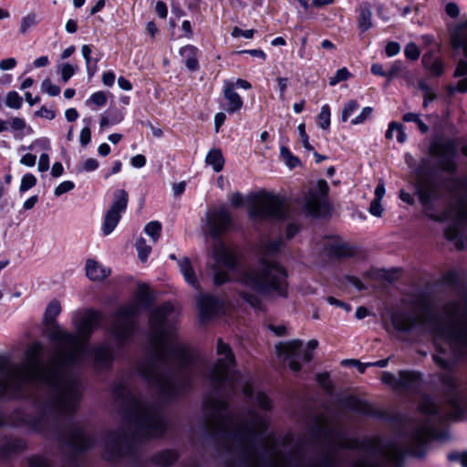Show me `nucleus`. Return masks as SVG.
<instances>
[{
	"instance_id": "1",
	"label": "nucleus",
	"mask_w": 467,
	"mask_h": 467,
	"mask_svg": "<svg viewBox=\"0 0 467 467\" xmlns=\"http://www.w3.org/2000/svg\"><path fill=\"white\" fill-rule=\"evenodd\" d=\"M392 325L400 332H430L435 337L439 353L433 355V360L447 371L440 378L448 388L447 402L451 411L442 413L431 397L423 396L419 410L426 420L410 431L404 445L396 439L343 438L337 426L322 420L311 431L309 438L318 458L301 467H387L397 462L404 451L420 458L436 438V421L432 418L456 420L467 413V395L458 389L455 379L449 373L456 358L467 357V322H392Z\"/></svg>"
},
{
	"instance_id": "2",
	"label": "nucleus",
	"mask_w": 467,
	"mask_h": 467,
	"mask_svg": "<svg viewBox=\"0 0 467 467\" xmlns=\"http://www.w3.org/2000/svg\"><path fill=\"white\" fill-rule=\"evenodd\" d=\"M41 345L33 343L26 351V360L15 364L0 358V426L8 424L24 427L45 435H54L58 443L74 451H82L94 444V438L83 422H75L60 433V421L52 422L51 417L41 420L43 430L31 428L26 422L16 424L13 415L19 411L28 420H39L44 416V403L47 395L40 379H47L39 367Z\"/></svg>"
},
{
	"instance_id": "3",
	"label": "nucleus",
	"mask_w": 467,
	"mask_h": 467,
	"mask_svg": "<svg viewBox=\"0 0 467 467\" xmlns=\"http://www.w3.org/2000/svg\"><path fill=\"white\" fill-rule=\"evenodd\" d=\"M101 321L99 312L87 310L76 326V333L64 330L55 325L49 331V338L56 342V355L47 363L41 360L43 346L39 355V367L47 379H40L47 400L44 403V416L39 420L30 421L21 412L13 415L16 424L26 422L31 428L43 430L48 416L52 422L60 421L77 412L82 395V385L78 376L67 373V368L79 366L85 361L87 346L94 329ZM42 345L41 343H39Z\"/></svg>"
},
{
	"instance_id": "4",
	"label": "nucleus",
	"mask_w": 467,
	"mask_h": 467,
	"mask_svg": "<svg viewBox=\"0 0 467 467\" xmlns=\"http://www.w3.org/2000/svg\"><path fill=\"white\" fill-rule=\"evenodd\" d=\"M177 313L170 303L155 308L150 316V355L139 363V374L164 401H171L192 389L202 364L198 356L180 341Z\"/></svg>"
},
{
	"instance_id": "5",
	"label": "nucleus",
	"mask_w": 467,
	"mask_h": 467,
	"mask_svg": "<svg viewBox=\"0 0 467 467\" xmlns=\"http://www.w3.org/2000/svg\"><path fill=\"white\" fill-rule=\"evenodd\" d=\"M205 430L219 440L234 458L228 467H301L306 465L305 448L297 446L288 459L265 461L260 451V438L267 428L265 418L254 411L247 415L230 413L223 397L211 396L203 402Z\"/></svg>"
},
{
	"instance_id": "6",
	"label": "nucleus",
	"mask_w": 467,
	"mask_h": 467,
	"mask_svg": "<svg viewBox=\"0 0 467 467\" xmlns=\"http://www.w3.org/2000/svg\"><path fill=\"white\" fill-rule=\"evenodd\" d=\"M112 395L127 425V430L109 431L105 440L104 457L115 462L130 455L138 441L162 436L167 420L158 402L141 400L122 381L114 385Z\"/></svg>"
},
{
	"instance_id": "7",
	"label": "nucleus",
	"mask_w": 467,
	"mask_h": 467,
	"mask_svg": "<svg viewBox=\"0 0 467 467\" xmlns=\"http://www.w3.org/2000/svg\"><path fill=\"white\" fill-rule=\"evenodd\" d=\"M283 244L282 237L273 241H262L259 245L261 260L244 269L238 275L239 282L265 297H286L285 270L280 265L266 260L277 254Z\"/></svg>"
},
{
	"instance_id": "8",
	"label": "nucleus",
	"mask_w": 467,
	"mask_h": 467,
	"mask_svg": "<svg viewBox=\"0 0 467 467\" xmlns=\"http://www.w3.org/2000/svg\"><path fill=\"white\" fill-rule=\"evenodd\" d=\"M206 225L210 236L215 241L213 249V259L217 263L225 265L229 269L234 268L236 264L235 255L221 241L222 235L229 232L234 226L231 213L224 206L208 212L206 213Z\"/></svg>"
},
{
	"instance_id": "9",
	"label": "nucleus",
	"mask_w": 467,
	"mask_h": 467,
	"mask_svg": "<svg viewBox=\"0 0 467 467\" xmlns=\"http://www.w3.org/2000/svg\"><path fill=\"white\" fill-rule=\"evenodd\" d=\"M217 354L220 356L214 366L207 373L211 384L218 391L234 390L239 376L233 371L234 357L230 347L222 339L217 342Z\"/></svg>"
},
{
	"instance_id": "10",
	"label": "nucleus",
	"mask_w": 467,
	"mask_h": 467,
	"mask_svg": "<svg viewBox=\"0 0 467 467\" xmlns=\"http://www.w3.org/2000/svg\"><path fill=\"white\" fill-rule=\"evenodd\" d=\"M248 213L254 220H284L287 217L283 200L266 192L254 194L250 200Z\"/></svg>"
},
{
	"instance_id": "11",
	"label": "nucleus",
	"mask_w": 467,
	"mask_h": 467,
	"mask_svg": "<svg viewBox=\"0 0 467 467\" xmlns=\"http://www.w3.org/2000/svg\"><path fill=\"white\" fill-rule=\"evenodd\" d=\"M138 311V305L132 303L120 307L115 313L113 324L109 328V334L118 346H123L134 335L137 327L135 317Z\"/></svg>"
},
{
	"instance_id": "12",
	"label": "nucleus",
	"mask_w": 467,
	"mask_h": 467,
	"mask_svg": "<svg viewBox=\"0 0 467 467\" xmlns=\"http://www.w3.org/2000/svg\"><path fill=\"white\" fill-rule=\"evenodd\" d=\"M449 39L451 47L456 51L462 52L466 57V59L461 58L458 61L454 77H464L467 75V17L450 28Z\"/></svg>"
},
{
	"instance_id": "13",
	"label": "nucleus",
	"mask_w": 467,
	"mask_h": 467,
	"mask_svg": "<svg viewBox=\"0 0 467 467\" xmlns=\"http://www.w3.org/2000/svg\"><path fill=\"white\" fill-rule=\"evenodd\" d=\"M88 358L92 368L97 372H103L110 369L114 358L115 349L109 341L94 344L90 348L87 346L85 359Z\"/></svg>"
},
{
	"instance_id": "14",
	"label": "nucleus",
	"mask_w": 467,
	"mask_h": 467,
	"mask_svg": "<svg viewBox=\"0 0 467 467\" xmlns=\"http://www.w3.org/2000/svg\"><path fill=\"white\" fill-rule=\"evenodd\" d=\"M429 150L431 155L440 159L438 165L442 171L451 174L456 172L457 165L454 157L456 156L457 146L454 140L434 141L431 144Z\"/></svg>"
},
{
	"instance_id": "15",
	"label": "nucleus",
	"mask_w": 467,
	"mask_h": 467,
	"mask_svg": "<svg viewBox=\"0 0 467 467\" xmlns=\"http://www.w3.org/2000/svg\"><path fill=\"white\" fill-rule=\"evenodd\" d=\"M129 196L125 190H117L114 192V199L110 208L105 214L102 224V233L104 235L110 234L118 225L121 213L126 210Z\"/></svg>"
},
{
	"instance_id": "16",
	"label": "nucleus",
	"mask_w": 467,
	"mask_h": 467,
	"mask_svg": "<svg viewBox=\"0 0 467 467\" xmlns=\"http://www.w3.org/2000/svg\"><path fill=\"white\" fill-rule=\"evenodd\" d=\"M328 192L329 187L325 180H319L317 189L308 191L304 201V207L308 214L317 216L322 211L327 210Z\"/></svg>"
},
{
	"instance_id": "17",
	"label": "nucleus",
	"mask_w": 467,
	"mask_h": 467,
	"mask_svg": "<svg viewBox=\"0 0 467 467\" xmlns=\"http://www.w3.org/2000/svg\"><path fill=\"white\" fill-rule=\"evenodd\" d=\"M416 192L424 207V213L434 221H443L444 215H435L431 212L432 201L439 196L436 183L428 178H420L416 182Z\"/></svg>"
},
{
	"instance_id": "18",
	"label": "nucleus",
	"mask_w": 467,
	"mask_h": 467,
	"mask_svg": "<svg viewBox=\"0 0 467 467\" xmlns=\"http://www.w3.org/2000/svg\"><path fill=\"white\" fill-rule=\"evenodd\" d=\"M464 223H467V203L461 201L458 204L455 222L448 226L444 232L448 240L456 242L455 245L458 250H462L465 246L462 233Z\"/></svg>"
},
{
	"instance_id": "19",
	"label": "nucleus",
	"mask_w": 467,
	"mask_h": 467,
	"mask_svg": "<svg viewBox=\"0 0 467 467\" xmlns=\"http://www.w3.org/2000/svg\"><path fill=\"white\" fill-rule=\"evenodd\" d=\"M302 341L296 339L285 343H280L275 346L276 353L278 356H284L288 359L289 368L297 372L300 370L301 366L298 359L301 357Z\"/></svg>"
},
{
	"instance_id": "20",
	"label": "nucleus",
	"mask_w": 467,
	"mask_h": 467,
	"mask_svg": "<svg viewBox=\"0 0 467 467\" xmlns=\"http://www.w3.org/2000/svg\"><path fill=\"white\" fill-rule=\"evenodd\" d=\"M198 306L202 320L210 319L220 314L223 302L211 295H201Z\"/></svg>"
},
{
	"instance_id": "21",
	"label": "nucleus",
	"mask_w": 467,
	"mask_h": 467,
	"mask_svg": "<svg viewBox=\"0 0 467 467\" xmlns=\"http://www.w3.org/2000/svg\"><path fill=\"white\" fill-rule=\"evenodd\" d=\"M325 251L331 258L341 259L354 255L352 246L338 238L328 239L325 244Z\"/></svg>"
},
{
	"instance_id": "22",
	"label": "nucleus",
	"mask_w": 467,
	"mask_h": 467,
	"mask_svg": "<svg viewBox=\"0 0 467 467\" xmlns=\"http://www.w3.org/2000/svg\"><path fill=\"white\" fill-rule=\"evenodd\" d=\"M223 91L226 100L225 110L230 114L239 111L244 102L239 94L234 90V83L229 80L224 81Z\"/></svg>"
},
{
	"instance_id": "23",
	"label": "nucleus",
	"mask_w": 467,
	"mask_h": 467,
	"mask_svg": "<svg viewBox=\"0 0 467 467\" xmlns=\"http://www.w3.org/2000/svg\"><path fill=\"white\" fill-rule=\"evenodd\" d=\"M110 273L109 268H106L95 260L88 259L86 262V275L92 281H102Z\"/></svg>"
},
{
	"instance_id": "24",
	"label": "nucleus",
	"mask_w": 467,
	"mask_h": 467,
	"mask_svg": "<svg viewBox=\"0 0 467 467\" xmlns=\"http://www.w3.org/2000/svg\"><path fill=\"white\" fill-rule=\"evenodd\" d=\"M420 374L414 371H400L399 374V390H416L420 385Z\"/></svg>"
},
{
	"instance_id": "25",
	"label": "nucleus",
	"mask_w": 467,
	"mask_h": 467,
	"mask_svg": "<svg viewBox=\"0 0 467 467\" xmlns=\"http://www.w3.org/2000/svg\"><path fill=\"white\" fill-rule=\"evenodd\" d=\"M197 47L188 45L180 49V55L187 68L191 71H196L199 68L197 59Z\"/></svg>"
},
{
	"instance_id": "26",
	"label": "nucleus",
	"mask_w": 467,
	"mask_h": 467,
	"mask_svg": "<svg viewBox=\"0 0 467 467\" xmlns=\"http://www.w3.org/2000/svg\"><path fill=\"white\" fill-rule=\"evenodd\" d=\"M358 26L361 32L368 30L372 26V12L368 3H362L358 8Z\"/></svg>"
},
{
	"instance_id": "27",
	"label": "nucleus",
	"mask_w": 467,
	"mask_h": 467,
	"mask_svg": "<svg viewBox=\"0 0 467 467\" xmlns=\"http://www.w3.org/2000/svg\"><path fill=\"white\" fill-rule=\"evenodd\" d=\"M422 65L433 77H440L443 74L444 67L442 61L430 54L423 56Z\"/></svg>"
},
{
	"instance_id": "28",
	"label": "nucleus",
	"mask_w": 467,
	"mask_h": 467,
	"mask_svg": "<svg viewBox=\"0 0 467 467\" xmlns=\"http://www.w3.org/2000/svg\"><path fill=\"white\" fill-rule=\"evenodd\" d=\"M178 459V454L172 450H164L152 455L150 462L158 466H169Z\"/></svg>"
},
{
	"instance_id": "29",
	"label": "nucleus",
	"mask_w": 467,
	"mask_h": 467,
	"mask_svg": "<svg viewBox=\"0 0 467 467\" xmlns=\"http://www.w3.org/2000/svg\"><path fill=\"white\" fill-rule=\"evenodd\" d=\"M180 271L182 274L185 281L193 287H197L198 282L195 276L193 268L190 262V259L184 257L178 261Z\"/></svg>"
},
{
	"instance_id": "30",
	"label": "nucleus",
	"mask_w": 467,
	"mask_h": 467,
	"mask_svg": "<svg viewBox=\"0 0 467 467\" xmlns=\"http://www.w3.org/2000/svg\"><path fill=\"white\" fill-rule=\"evenodd\" d=\"M180 271L182 274L185 281L193 287H197L198 282L195 276L193 268L190 262V259L184 257L178 261Z\"/></svg>"
},
{
	"instance_id": "31",
	"label": "nucleus",
	"mask_w": 467,
	"mask_h": 467,
	"mask_svg": "<svg viewBox=\"0 0 467 467\" xmlns=\"http://www.w3.org/2000/svg\"><path fill=\"white\" fill-rule=\"evenodd\" d=\"M205 162L211 165L214 171H221L224 164V158L222 151L218 149L211 150L206 156Z\"/></svg>"
},
{
	"instance_id": "32",
	"label": "nucleus",
	"mask_w": 467,
	"mask_h": 467,
	"mask_svg": "<svg viewBox=\"0 0 467 467\" xmlns=\"http://www.w3.org/2000/svg\"><path fill=\"white\" fill-rule=\"evenodd\" d=\"M61 312V306L58 301H52L47 307L46 308L45 314H44V320L47 325H49L50 327L48 329V332L52 327H54L55 325H57L55 323L56 317L59 315Z\"/></svg>"
},
{
	"instance_id": "33",
	"label": "nucleus",
	"mask_w": 467,
	"mask_h": 467,
	"mask_svg": "<svg viewBox=\"0 0 467 467\" xmlns=\"http://www.w3.org/2000/svg\"><path fill=\"white\" fill-rule=\"evenodd\" d=\"M397 132V140L400 143H403L407 140V136L404 132L403 126L398 122H390L389 125V129L386 132L387 139H392L394 132Z\"/></svg>"
},
{
	"instance_id": "34",
	"label": "nucleus",
	"mask_w": 467,
	"mask_h": 467,
	"mask_svg": "<svg viewBox=\"0 0 467 467\" xmlns=\"http://www.w3.org/2000/svg\"><path fill=\"white\" fill-rule=\"evenodd\" d=\"M81 54L85 59L86 67L88 74L92 77L95 74L96 71V64L98 63L99 59L94 60V67L92 66V59H91V48L88 45H83L81 47Z\"/></svg>"
},
{
	"instance_id": "35",
	"label": "nucleus",
	"mask_w": 467,
	"mask_h": 467,
	"mask_svg": "<svg viewBox=\"0 0 467 467\" xmlns=\"http://www.w3.org/2000/svg\"><path fill=\"white\" fill-rule=\"evenodd\" d=\"M280 156L290 169L296 168L300 164L299 159L293 155L289 149L285 146L280 148Z\"/></svg>"
},
{
	"instance_id": "36",
	"label": "nucleus",
	"mask_w": 467,
	"mask_h": 467,
	"mask_svg": "<svg viewBox=\"0 0 467 467\" xmlns=\"http://www.w3.org/2000/svg\"><path fill=\"white\" fill-rule=\"evenodd\" d=\"M5 103L9 109H19L23 105V98L16 91H9L6 94Z\"/></svg>"
},
{
	"instance_id": "37",
	"label": "nucleus",
	"mask_w": 467,
	"mask_h": 467,
	"mask_svg": "<svg viewBox=\"0 0 467 467\" xmlns=\"http://www.w3.org/2000/svg\"><path fill=\"white\" fill-rule=\"evenodd\" d=\"M214 261H216V260L214 259ZM220 265H223V266L227 267L225 265H223L222 263H217V262H215V264L212 266L213 271L214 272L213 282L217 285H223V284L228 282V280H229L228 273L225 271L220 270L219 269Z\"/></svg>"
},
{
	"instance_id": "38",
	"label": "nucleus",
	"mask_w": 467,
	"mask_h": 467,
	"mask_svg": "<svg viewBox=\"0 0 467 467\" xmlns=\"http://www.w3.org/2000/svg\"><path fill=\"white\" fill-rule=\"evenodd\" d=\"M144 231L153 242H157L161 232V224L158 221L150 222L145 225Z\"/></svg>"
},
{
	"instance_id": "39",
	"label": "nucleus",
	"mask_w": 467,
	"mask_h": 467,
	"mask_svg": "<svg viewBox=\"0 0 467 467\" xmlns=\"http://www.w3.org/2000/svg\"><path fill=\"white\" fill-rule=\"evenodd\" d=\"M317 125L323 129L327 130L330 126V109L328 105H324L321 111L317 116Z\"/></svg>"
},
{
	"instance_id": "40",
	"label": "nucleus",
	"mask_w": 467,
	"mask_h": 467,
	"mask_svg": "<svg viewBox=\"0 0 467 467\" xmlns=\"http://www.w3.org/2000/svg\"><path fill=\"white\" fill-rule=\"evenodd\" d=\"M402 119L405 122H414L417 124L419 130L422 133H426L429 130V127L420 119L416 113L409 112L403 115Z\"/></svg>"
},
{
	"instance_id": "41",
	"label": "nucleus",
	"mask_w": 467,
	"mask_h": 467,
	"mask_svg": "<svg viewBox=\"0 0 467 467\" xmlns=\"http://www.w3.org/2000/svg\"><path fill=\"white\" fill-rule=\"evenodd\" d=\"M37 23L36 16L34 13H29L21 20L20 32L25 35L30 28Z\"/></svg>"
},
{
	"instance_id": "42",
	"label": "nucleus",
	"mask_w": 467,
	"mask_h": 467,
	"mask_svg": "<svg viewBox=\"0 0 467 467\" xmlns=\"http://www.w3.org/2000/svg\"><path fill=\"white\" fill-rule=\"evenodd\" d=\"M136 249L138 252L139 258L144 262L147 260L149 254L151 252V247L146 244L143 238H140L136 243Z\"/></svg>"
},
{
	"instance_id": "43",
	"label": "nucleus",
	"mask_w": 467,
	"mask_h": 467,
	"mask_svg": "<svg viewBox=\"0 0 467 467\" xmlns=\"http://www.w3.org/2000/svg\"><path fill=\"white\" fill-rule=\"evenodd\" d=\"M36 184V178L31 173H26V175L23 176L21 180L19 191L21 192H26L29 189L33 188Z\"/></svg>"
},
{
	"instance_id": "44",
	"label": "nucleus",
	"mask_w": 467,
	"mask_h": 467,
	"mask_svg": "<svg viewBox=\"0 0 467 467\" xmlns=\"http://www.w3.org/2000/svg\"><path fill=\"white\" fill-rule=\"evenodd\" d=\"M9 124H10V129L13 131H20L25 129H27L28 132L32 131V129L30 127H27L25 119L22 118H19V117L11 118Z\"/></svg>"
},
{
	"instance_id": "45",
	"label": "nucleus",
	"mask_w": 467,
	"mask_h": 467,
	"mask_svg": "<svg viewBox=\"0 0 467 467\" xmlns=\"http://www.w3.org/2000/svg\"><path fill=\"white\" fill-rule=\"evenodd\" d=\"M359 105L356 100H349L344 107L341 120L346 122L348 119L358 109Z\"/></svg>"
},
{
	"instance_id": "46",
	"label": "nucleus",
	"mask_w": 467,
	"mask_h": 467,
	"mask_svg": "<svg viewBox=\"0 0 467 467\" xmlns=\"http://www.w3.org/2000/svg\"><path fill=\"white\" fill-rule=\"evenodd\" d=\"M43 92L47 93L49 96H57L60 93V88L51 82L49 78H46L41 84Z\"/></svg>"
},
{
	"instance_id": "47",
	"label": "nucleus",
	"mask_w": 467,
	"mask_h": 467,
	"mask_svg": "<svg viewBox=\"0 0 467 467\" xmlns=\"http://www.w3.org/2000/svg\"><path fill=\"white\" fill-rule=\"evenodd\" d=\"M349 76L348 70L346 67H342L336 72L335 76L330 78L329 84L330 86H335L341 81L347 80Z\"/></svg>"
},
{
	"instance_id": "48",
	"label": "nucleus",
	"mask_w": 467,
	"mask_h": 467,
	"mask_svg": "<svg viewBox=\"0 0 467 467\" xmlns=\"http://www.w3.org/2000/svg\"><path fill=\"white\" fill-rule=\"evenodd\" d=\"M83 121L87 124V127L83 128L79 134V140L82 146H87L91 140V132L88 128L91 119H84Z\"/></svg>"
},
{
	"instance_id": "49",
	"label": "nucleus",
	"mask_w": 467,
	"mask_h": 467,
	"mask_svg": "<svg viewBox=\"0 0 467 467\" xmlns=\"http://www.w3.org/2000/svg\"><path fill=\"white\" fill-rule=\"evenodd\" d=\"M29 467H50V462L47 458L40 455H34L28 459Z\"/></svg>"
},
{
	"instance_id": "50",
	"label": "nucleus",
	"mask_w": 467,
	"mask_h": 467,
	"mask_svg": "<svg viewBox=\"0 0 467 467\" xmlns=\"http://www.w3.org/2000/svg\"><path fill=\"white\" fill-rule=\"evenodd\" d=\"M255 400H256L257 405L261 409H263L265 410H270L272 409V401L267 397V395H265V393L258 392L256 394Z\"/></svg>"
},
{
	"instance_id": "51",
	"label": "nucleus",
	"mask_w": 467,
	"mask_h": 467,
	"mask_svg": "<svg viewBox=\"0 0 467 467\" xmlns=\"http://www.w3.org/2000/svg\"><path fill=\"white\" fill-rule=\"evenodd\" d=\"M404 53L407 58L416 60L419 58L420 52L414 43H409L405 47Z\"/></svg>"
},
{
	"instance_id": "52",
	"label": "nucleus",
	"mask_w": 467,
	"mask_h": 467,
	"mask_svg": "<svg viewBox=\"0 0 467 467\" xmlns=\"http://www.w3.org/2000/svg\"><path fill=\"white\" fill-rule=\"evenodd\" d=\"M297 130H298V132H299V136H300V140L302 141V144L304 146V148L306 150H313L314 148L311 146V144L309 143V138L306 132V126L304 123H301L298 125L297 127Z\"/></svg>"
},
{
	"instance_id": "53",
	"label": "nucleus",
	"mask_w": 467,
	"mask_h": 467,
	"mask_svg": "<svg viewBox=\"0 0 467 467\" xmlns=\"http://www.w3.org/2000/svg\"><path fill=\"white\" fill-rule=\"evenodd\" d=\"M75 187V184L73 182L71 181H65L61 183H59L57 188L55 189L54 191V194L56 196H60L71 190H73Z\"/></svg>"
},
{
	"instance_id": "54",
	"label": "nucleus",
	"mask_w": 467,
	"mask_h": 467,
	"mask_svg": "<svg viewBox=\"0 0 467 467\" xmlns=\"http://www.w3.org/2000/svg\"><path fill=\"white\" fill-rule=\"evenodd\" d=\"M241 296L253 307L261 308V300L257 295L242 292Z\"/></svg>"
},
{
	"instance_id": "55",
	"label": "nucleus",
	"mask_w": 467,
	"mask_h": 467,
	"mask_svg": "<svg viewBox=\"0 0 467 467\" xmlns=\"http://www.w3.org/2000/svg\"><path fill=\"white\" fill-rule=\"evenodd\" d=\"M381 380L384 384H388L393 389L399 390V378H396L392 373L384 372L382 374Z\"/></svg>"
},
{
	"instance_id": "56",
	"label": "nucleus",
	"mask_w": 467,
	"mask_h": 467,
	"mask_svg": "<svg viewBox=\"0 0 467 467\" xmlns=\"http://www.w3.org/2000/svg\"><path fill=\"white\" fill-rule=\"evenodd\" d=\"M448 92L452 95L455 92L465 93L467 92V78L461 79L456 85H450Z\"/></svg>"
},
{
	"instance_id": "57",
	"label": "nucleus",
	"mask_w": 467,
	"mask_h": 467,
	"mask_svg": "<svg viewBox=\"0 0 467 467\" xmlns=\"http://www.w3.org/2000/svg\"><path fill=\"white\" fill-rule=\"evenodd\" d=\"M372 111L373 109L371 107L364 108L360 114L351 120V123L354 125L363 123L367 119H368L371 116Z\"/></svg>"
},
{
	"instance_id": "58",
	"label": "nucleus",
	"mask_w": 467,
	"mask_h": 467,
	"mask_svg": "<svg viewBox=\"0 0 467 467\" xmlns=\"http://www.w3.org/2000/svg\"><path fill=\"white\" fill-rule=\"evenodd\" d=\"M88 101H90L98 107H101L105 105L107 101V96L103 91H98L90 96Z\"/></svg>"
},
{
	"instance_id": "59",
	"label": "nucleus",
	"mask_w": 467,
	"mask_h": 467,
	"mask_svg": "<svg viewBox=\"0 0 467 467\" xmlns=\"http://www.w3.org/2000/svg\"><path fill=\"white\" fill-rule=\"evenodd\" d=\"M74 74H75V68L72 65L66 63L62 66L61 78L64 83H67Z\"/></svg>"
},
{
	"instance_id": "60",
	"label": "nucleus",
	"mask_w": 467,
	"mask_h": 467,
	"mask_svg": "<svg viewBox=\"0 0 467 467\" xmlns=\"http://www.w3.org/2000/svg\"><path fill=\"white\" fill-rule=\"evenodd\" d=\"M276 82H277L278 90H279V99L281 100H284L286 88L289 85V79L287 78L278 77V78H276Z\"/></svg>"
},
{
	"instance_id": "61",
	"label": "nucleus",
	"mask_w": 467,
	"mask_h": 467,
	"mask_svg": "<svg viewBox=\"0 0 467 467\" xmlns=\"http://www.w3.org/2000/svg\"><path fill=\"white\" fill-rule=\"evenodd\" d=\"M254 35V29L243 30L237 26H234L232 31V36H234V37L244 36L245 38L250 39V38H253Z\"/></svg>"
},
{
	"instance_id": "62",
	"label": "nucleus",
	"mask_w": 467,
	"mask_h": 467,
	"mask_svg": "<svg viewBox=\"0 0 467 467\" xmlns=\"http://www.w3.org/2000/svg\"><path fill=\"white\" fill-rule=\"evenodd\" d=\"M402 69V63L400 61H395L391 64L390 68L387 71L388 80L390 81L394 78Z\"/></svg>"
},
{
	"instance_id": "63",
	"label": "nucleus",
	"mask_w": 467,
	"mask_h": 467,
	"mask_svg": "<svg viewBox=\"0 0 467 467\" xmlns=\"http://www.w3.org/2000/svg\"><path fill=\"white\" fill-rule=\"evenodd\" d=\"M6 446L10 452H16L25 448V443L20 440H10L6 441Z\"/></svg>"
},
{
	"instance_id": "64",
	"label": "nucleus",
	"mask_w": 467,
	"mask_h": 467,
	"mask_svg": "<svg viewBox=\"0 0 467 467\" xmlns=\"http://www.w3.org/2000/svg\"><path fill=\"white\" fill-rule=\"evenodd\" d=\"M445 11H446V14L452 18H456L460 15L459 6L456 3H453V2H450L446 5Z\"/></svg>"
}]
</instances>
